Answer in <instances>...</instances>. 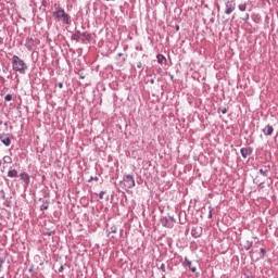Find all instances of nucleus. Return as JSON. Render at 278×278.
Returning a JSON list of instances; mask_svg holds the SVG:
<instances>
[{
  "label": "nucleus",
  "mask_w": 278,
  "mask_h": 278,
  "mask_svg": "<svg viewBox=\"0 0 278 278\" xmlns=\"http://www.w3.org/2000/svg\"><path fill=\"white\" fill-rule=\"evenodd\" d=\"M45 210H49V201L46 200L43 203L40 205V211L45 212Z\"/></svg>",
  "instance_id": "a211bd4d"
},
{
  "label": "nucleus",
  "mask_w": 278,
  "mask_h": 278,
  "mask_svg": "<svg viewBox=\"0 0 278 278\" xmlns=\"http://www.w3.org/2000/svg\"><path fill=\"white\" fill-rule=\"evenodd\" d=\"M242 21H249V13H247L244 17H242Z\"/></svg>",
  "instance_id": "2f4dec72"
},
{
  "label": "nucleus",
  "mask_w": 278,
  "mask_h": 278,
  "mask_svg": "<svg viewBox=\"0 0 278 278\" xmlns=\"http://www.w3.org/2000/svg\"><path fill=\"white\" fill-rule=\"evenodd\" d=\"M0 199H2V201H5V191L0 190Z\"/></svg>",
  "instance_id": "5701e85b"
},
{
  "label": "nucleus",
  "mask_w": 278,
  "mask_h": 278,
  "mask_svg": "<svg viewBox=\"0 0 278 278\" xmlns=\"http://www.w3.org/2000/svg\"><path fill=\"white\" fill-rule=\"evenodd\" d=\"M4 101H12V94H7L5 97H4Z\"/></svg>",
  "instance_id": "bb28decb"
},
{
  "label": "nucleus",
  "mask_w": 278,
  "mask_h": 278,
  "mask_svg": "<svg viewBox=\"0 0 278 278\" xmlns=\"http://www.w3.org/2000/svg\"><path fill=\"white\" fill-rule=\"evenodd\" d=\"M262 131H263L264 136H273L275 128H273L271 125H267L266 127L263 128Z\"/></svg>",
  "instance_id": "9b49d317"
},
{
  "label": "nucleus",
  "mask_w": 278,
  "mask_h": 278,
  "mask_svg": "<svg viewBox=\"0 0 278 278\" xmlns=\"http://www.w3.org/2000/svg\"><path fill=\"white\" fill-rule=\"evenodd\" d=\"M20 177H21V179H22V181H25V184H27V185H29V181H30V176H29V174H27V173H22L21 175H20Z\"/></svg>",
  "instance_id": "f8f14e48"
},
{
  "label": "nucleus",
  "mask_w": 278,
  "mask_h": 278,
  "mask_svg": "<svg viewBox=\"0 0 278 278\" xmlns=\"http://www.w3.org/2000/svg\"><path fill=\"white\" fill-rule=\"evenodd\" d=\"M106 201H110V197H106Z\"/></svg>",
  "instance_id": "a19ab883"
},
{
  "label": "nucleus",
  "mask_w": 278,
  "mask_h": 278,
  "mask_svg": "<svg viewBox=\"0 0 278 278\" xmlns=\"http://www.w3.org/2000/svg\"><path fill=\"white\" fill-rule=\"evenodd\" d=\"M160 270H162V273H166V265L165 264H161Z\"/></svg>",
  "instance_id": "a878e982"
},
{
  "label": "nucleus",
  "mask_w": 278,
  "mask_h": 278,
  "mask_svg": "<svg viewBox=\"0 0 278 278\" xmlns=\"http://www.w3.org/2000/svg\"><path fill=\"white\" fill-rule=\"evenodd\" d=\"M0 140H1L2 144H4V147H10V144H12V139H10V137H8V135L0 136Z\"/></svg>",
  "instance_id": "9d476101"
},
{
  "label": "nucleus",
  "mask_w": 278,
  "mask_h": 278,
  "mask_svg": "<svg viewBox=\"0 0 278 278\" xmlns=\"http://www.w3.org/2000/svg\"><path fill=\"white\" fill-rule=\"evenodd\" d=\"M239 10L240 12H247V4L245 3L239 4Z\"/></svg>",
  "instance_id": "4be33fe9"
},
{
  "label": "nucleus",
  "mask_w": 278,
  "mask_h": 278,
  "mask_svg": "<svg viewBox=\"0 0 278 278\" xmlns=\"http://www.w3.org/2000/svg\"><path fill=\"white\" fill-rule=\"evenodd\" d=\"M103 197H105V191H101V192L99 193V199L103 200Z\"/></svg>",
  "instance_id": "c85d7f7f"
},
{
  "label": "nucleus",
  "mask_w": 278,
  "mask_h": 278,
  "mask_svg": "<svg viewBox=\"0 0 278 278\" xmlns=\"http://www.w3.org/2000/svg\"><path fill=\"white\" fill-rule=\"evenodd\" d=\"M240 153H241L243 160H247L249 157V155H253V148L252 147L241 148Z\"/></svg>",
  "instance_id": "423d86ee"
},
{
  "label": "nucleus",
  "mask_w": 278,
  "mask_h": 278,
  "mask_svg": "<svg viewBox=\"0 0 278 278\" xmlns=\"http://www.w3.org/2000/svg\"><path fill=\"white\" fill-rule=\"evenodd\" d=\"M59 273H64V266L61 265V267L59 268Z\"/></svg>",
  "instance_id": "f704fd0d"
},
{
  "label": "nucleus",
  "mask_w": 278,
  "mask_h": 278,
  "mask_svg": "<svg viewBox=\"0 0 278 278\" xmlns=\"http://www.w3.org/2000/svg\"><path fill=\"white\" fill-rule=\"evenodd\" d=\"M3 164H12V159L10 156H3L2 159Z\"/></svg>",
  "instance_id": "6ab92c4d"
},
{
  "label": "nucleus",
  "mask_w": 278,
  "mask_h": 278,
  "mask_svg": "<svg viewBox=\"0 0 278 278\" xmlns=\"http://www.w3.org/2000/svg\"><path fill=\"white\" fill-rule=\"evenodd\" d=\"M247 278H253V277H251V276H248Z\"/></svg>",
  "instance_id": "79ce46f5"
},
{
  "label": "nucleus",
  "mask_w": 278,
  "mask_h": 278,
  "mask_svg": "<svg viewBox=\"0 0 278 278\" xmlns=\"http://www.w3.org/2000/svg\"><path fill=\"white\" fill-rule=\"evenodd\" d=\"M184 268H189L191 273H197V267H192V262L188 260V257H185V260L181 262Z\"/></svg>",
  "instance_id": "0eeeda50"
},
{
  "label": "nucleus",
  "mask_w": 278,
  "mask_h": 278,
  "mask_svg": "<svg viewBox=\"0 0 278 278\" xmlns=\"http://www.w3.org/2000/svg\"><path fill=\"white\" fill-rule=\"evenodd\" d=\"M122 62H127V59H126V58H123V59H122Z\"/></svg>",
  "instance_id": "e433bc0d"
},
{
  "label": "nucleus",
  "mask_w": 278,
  "mask_h": 278,
  "mask_svg": "<svg viewBox=\"0 0 278 278\" xmlns=\"http://www.w3.org/2000/svg\"><path fill=\"white\" fill-rule=\"evenodd\" d=\"M219 110H220L222 114H226L227 113V108H222Z\"/></svg>",
  "instance_id": "7c9ffc66"
},
{
  "label": "nucleus",
  "mask_w": 278,
  "mask_h": 278,
  "mask_svg": "<svg viewBox=\"0 0 278 278\" xmlns=\"http://www.w3.org/2000/svg\"><path fill=\"white\" fill-rule=\"evenodd\" d=\"M43 233H45V236H54L55 230L47 229L46 232H43Z\"/></svg>",
  "instance_id": "412c9836"
},
{
  "label": "nucleus",
  "mask_w": 278,
  "mask_h": 278,
  "mask_svg": "<svg viewBox=\"0 0 278 278\" xmlns=\"http://www.w3.org/2000/svg\"><path fill=\"white\" fill-rule=\"evenodd\" d=\"M236 10V0H226L225 14L229 15Z\"/></svg>",
  "instance_id": "39448f33"
},
{
  "label": "nucleus",
  "mask_w": 278,
  "mask_h": 278,
  "mask_svg": "<svg viewBox=\"0 0 278 278\" xmlns=\"http://www.w3.org/2000/svg\"><path fill=\"white\" fill-rule=\"evenodd\" d=\"M253 247V241H247L244 244L245 251H250V249Z\"/></svg>",
  "instance_id": "aec40b11"
},
{
  "label": "nucleus",
  "mask_w": 278,
  "mask_h": 278,
  "mask_svg": "<svg viewBox=\"0 0 278 278\" xmlns=\"http://www.w3.org/2000/svg\"><path fill=\"white\" fill-rule=\"evenodd\" d=\"M8 177H10L11 179L14 177H18V170L12 169V167H11L8 172Z\"/></svg>",
  "instance_id": "4468645a"
},
{
  "label": "nucleus",
  "mask_w": 278,
  "mask_h": 278,
  "mask_svg": "<svg viewBox=\"0 0 278 278\" xmlns=\"http://www.w3.org/2000/svg\"><path fill=\"white\" fill-rule=\"evenodd\" d=\"M161 223L163 225V227H166L167 229H173V222H170V219L168 217H162L161 218Z\"/></svg>",
  "instance_id": "1a4fd4ad"
},
{
  "label": "nucleus",
  "mask_w": 278,
  "mask_h": 278,
  "mask_svg": "<svg viewBox=\"0 0 278 278\" xmlns=\"http://www.w3.org/2000/svg\"><path fill=\"white\" fill-rule=\"evenodd\" d=\"M170 79H172V80L175 79V76L172 75V76H170Z\"/></svg>",
  "instance_id": "ea45409f"
},
{
  "label": "nucleus",
  "mask_w": 278,
  "mask_h": 278,
  "mask_svg": "<svg viewBox=\"0 0 278 278\" xmlns=\"http://www.w3.org/2000/svg\"><path fill=\"white\" fill-rule=\"evenodd\" d=\"M0 45H3V38L0 37Z\"/></svg>",
  "instance_id": "c9c22d12"
},
{
  "label": "nucleus",
  "mask_w": 278,
  "mask_h": 278,
  "mask_svg": "<svg viewBox=\"0 0 278 278\" xmlns=\"http://www.w3.org/2000/svg\"><path fill=\"white\" fill-rule=\"evenodd\" d=\"M156 59L159 64H166V56H164V54H157Z\"/></svg>",
  "instance_id": "dca6fc26"
},
{
  "label": "nucleus",
  "mask_w": 278,
  "mask_h": 278,
  "mask_svg": "<svg viewBox=\"0 0 278 278\" xmlns=\"http://www.w3.org/2000/svg\"><path fill=\"white\" fill-rule=\"evenodd\" d=\"M12 68L13 71H15V73H20V75H25L29 70V66H27V63H25L23 59L14 54L12 56Z\"/></svg>",
  "instance_id": "f257e3e1"
},
{
  "label": "nucleus",
  "mask_w": 278,
  "mask_h": 278,
  "mask_svg": "<svg viewBox=\"0 0 278 278\" xmlns=\"http://www.w3.org/2000/svg\"><path fill=\"white\" fill-rule=\"evenodd\" d=\"M121 188L123 190H130V188H134L136 186V180L134 179V176L128 174L124 175L123 180L119 182Z\"/></svg>",
  "instance_id": "7ed1b4c3"
},
{
  "label": "nucleus",
  "mask_w": 278,
  "mask_h": 278,
  "mask_svg": "<svg viewBox=\"0 0 278 278\" xmlns=\"http://www.w3.org/2000/svg\"><path fill=\"white\" fill-rule=\"evenodd\" d=\"M58 87H59L60 89H62V88H64V84H63V83H59V84H58Z\"/></svg>",
  "instance_id": "72a5a7b5"
},
{
  "label": "nucleus",
  "mask_w": 278,
  "mask_h": 278,
  "mask_svg": "<svg viewBox=\"0 0 278 278\" xmlns=\"http://www.w3.org/2000/svg\"><path fill=\"white\" fill-rule=\"evenodd\" d=\"M270 172V166L266 167L265 168H261L258 170L260 175H263V177H268V173Z\"/></svg>",
  "instance_id": "ddd939ff"
},
{
  "label": "nucleus",
  "mask_w": 278,
  "mask_h": 278,
  "mask_svg": "<svg viewBox=\"0 0 278 278\" xmlns=\"http://www.w3.org/2000/svg\"><path fill=\"white\" fill-rule=\"evenodd\" d=\"M116 231H118V228H116V226H111L108 230H106V236H108V238H110V235L111 233H116Z\"/></svg>",
  "instance_id": "2eb2a0df"
},
{
  "label": "nucleus",
  "mask_w": 278,
  "mask_h": 278,
  "mask_svg": "<svg viewBox=\"0 0 278 278\" xmlns=\"http://www.w3.org/2000/svg\"><path fill=\"white\" fill-rule=\"evenodd\" d=\"M52 16H54L55 21H62L64 25H71V15L64 11V9L58 7L55 8V11L52 13Z\"/></svg>",
  "instance_id": "f03ea898"
},
{
  "label": "nucleus",
  "mask_w": 278,
  "mask_h": 278,
  "mask_svg": "<svg viewBox=\"0 0 278 278\" xmlns=\"http://www.w3.org/2000/svg\"><path fill=\"white\" fill-rule=\"evenodd\" d=\"M260 251H261V253H262V257H264V255H266V249L261 248Z\"/></svg>",
  "instance_id": "c756f323"
},
{
  "label": "nucleus",
  "mask_w": 278,
  "mask_h": 278,
  "mask_svg": "<svg viewBox=\"0 0 278 278\" xmlns=\"http://www.w3.org/2000/svg\"><path fill=\"white\" fill-rule=\"evenodd\" d=\"M137 68H142V62L137 63Z\"/></svg>",
  "instance_id": "473e14b6"
},
{
  "label": "nucleus",
  "mask_w": 278,
  "mask_h": 278,
  "mask_svg": "<svg viewBox=\"0 0 278 278\" xmlns=\"http://www.w3.org/2000/svg\"><path fill=\"white\" fill-rule=\"evenodd\" d=\"M28 43H26V48L28 49V51H31V49H34V38H27Z\"/></svg>",
  "instance_id": "f3484780"
},
{
  "label": "nucleus",
  "mask_w": 278,
  "mask_h": 278,
  "mask_svg": "<svg viewBox=\"0 0 278 278\" xmlns=\"http://www.w3.org/2000/svg\"><path fill=\"white\" fill-rule=\"evenodd\" d=\"M117 55H118V58H123V53H118Z\"/></svg>",
  "instance_id": "58836bf2"
},
{
  "label": "nucleus",
  "mask_w": 278,
  "mask_h": 278,
  "mask_svg": "<svg viewBox=\"0 0 278 278\" xmlns=\"http://www.w3.org/2000/svg\"><path fill=\"white\" fill-rule=\"evenodd\" d=\"M72 40H75L76 42H79V40H81V42H90V40H92V36H90L88 31L81 33L76 30L72 36Z\"/></svg>",
  "instance_id": "20e7f679"
},
{
  "label": "nucleus",
  "mask_w": 278,
  "mask_h": 278,
  "mask_svg": "<svg viewBox=\"0 0 278 278\" xmlns=\"http://www.w3.org/2000/svg\"><path fill=\"white\" fill-rule=\"evenodd\" d=\"M202 233H203V228H201V227H194L191 229L192 238H201Z\"/></svg>",
  "instance_id": "6e6552de"
},
{
  "label": "nucleus",
  "mask_w": 278,
  "mask_h": 278,
  "mask_svg": "<svg viewBox=\"0 0 278 278\" xmlns=\"http://www.w3.org/2000/svg\"><path fill=\"white\" fill-rule=\"evenodd\" d=\"M90 181H99V177H97V176H96V177H92V176H91V177L89 178L88 182L90 184Z\"/></svg>",
  "instance_id": "393cba45"
},
{
  "label": "nucleus",
  "mask_w": 278,
  "mask_h": 278,
  "mask_svg": "<svg viewBox=\"0 0 278 278\" xmlns=\"http://www.w3.org/2000/svg\"><path fill=\"white\" fill-rule=\"evenodd\" d=\"M150 84H155V80H154V79H151V80H150Z\"/></svg>",
  "instance_id": "4c0bfd02"
},
{
  "label": "nucleus",
  "mask_w": 278,
  "mask_h": 278,
  "mask_svg": "<svg viewBox=\"0 0 278 278\" xmlns=\"http://www.w3.org/2000/svg\"><path fill=\"white\" fill-rule=\"evenodd\" d=\"M208 210V218H212V212H214V207L210 206Z\"/></svg>",
  "instance_id": "cd10ccee"
},
{
  "label": "nucleus",
  "mask_w": 278,
  "mask_h": 278,
  "mask_svg": "<svg viewBox=\"0 0 278 278\" xmlns=\"http://www.w3.org/2000/svg\"><path fill=\"white\" fill-rule=\"evenodd\" d=\"M168 219H169V223H172L173 227H175V223H176L175 216H169Z\"/></svg>",
  "instance_id": "b1692460"
}]
</instances>
